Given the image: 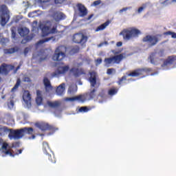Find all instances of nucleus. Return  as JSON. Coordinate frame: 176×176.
<instances>
[{
  "mask_svg": "<svg viewBox=\"0 0 176 176\" xmlns=\"http://www.w3.org/2000/svg\"><path fill=\"white\" fill-rule=\"evenodd\" d=\"M151 72H152V69L151 68H143V69H137L133 70V76L138 77L139 79L142 78H145V76H148Z\"/></svg>",
  "mask_w": 176,
  "mask_h": 176,
  "instance_id": "obj_5",
  "label": "nucleus"
},
{
  "mask_svg": "<svg viewBox=\"0 0 176 176\" xmlns=\"http://www.w3.org/2000/svg\"><path fill=\"white\" fill-rule=\"evenodd\" d=\"M54 19H55L56 21H58V20L64 19V14L62 12H56L54 15Z\"/></svg>",
  "mask_w": 176,
  "mask_h": 176,
  "instance_id": "obj_29",
  "label": "nucleus"
},
{
  "mask_svg": "<svg viewBox=\"0 0 176 176\" xmlns=\"http://www.w3.org/2000/svg\"><path fill=\"white\" fill-rule=\"evenodd\" d=\"M109 24H111V21H107L104 23L100 25L96 30V32H98V31H103V30H105V28H107Z\"/></svg>",
  "mask_w": 176,
  "mask_h": 176,
  "instance_id": "obj_22",
  "label": "nucleus"
},
{
  "mask_svg": "<svg viewBox=\"0 0 176 176\" xmlns=\"http://www.w3.org/2000/svg\"><path fill=\"white\" fill-rule=\"evenodd\" d=\"M65 47H58L55 50V53L52 56V60H54V61H61V60L65 57Z\"/></svg>",
  "mask_w": 176,
  "mask_h": 176,
  "instance_id": "obj_6",
  "label": "nucleus"
},
{
  "mask_svg": "<svg viewBox=\"0 0 176 176\" xmlns=\"http://www.w3.org/2000/svg\"><path fill=\"white\" fill-rule=\"evenodd\" d=\"M91 17H93V15H91V16L89 17V20H90V19H91Z\"/></svg>",
  "mask_w": 176,
  "mask_h": 176,
  "instance_id": "obj_56",
  "label": "nucleus"
},
{
  "mask_svg": "<svg viewBox=\"0 0 176 176\" xmlns=\"http://www.w3.org/2000/svg\"><path fill=\"white\" fill-rule=\"evenodd\" d=\"M64 1H65V0H55V3L61 4V3H64Z\"/></svg>",
  "mask_w": 176,
  "mask_h": 176,
  "instance_id": "obj_48",
  "label": "nucleus"
},
{
  "mask_svg": "<svg viewBox=\"0 0 176 176\" xmlns=\"http://www.w3.org/2000/svg\"><path fill=\"white\" fill-rule=\"evenodd\" d=\"M0 17L1 19V25H5L9 21V19H10L9 10H8V7L6 6L0 7Z\"/></svg>",
  "mask_w": 176,
  "mask_h": 176,
  "instance_id": "obj_4",
  "label": "nucleus"
},
{
  "mask_svg": "<svg viewBox=\"0 0 176 176\" xmlns=\"http://www.w3.org/2000/svg\"><path fill=\"white\" fill-rule=\"evenodd\" d=\"M48 105H49V107L55 108V107H58L60 105V102H48Z\"/></svg>",
  "mask_w": 176,
  "mask_h": 176,
  "instance_id": "obj_34",
  "label": "nucleus"
},
{
  "mask_svg": "<svg viewBox=\"0 0 176 176\" xmlns=\"http://www.w3.org/2000/svg\"><path fill=\"white\" fill-rule=\"evenodd\" d=\"M141 35V31L140 30L135 29V28H133V38H138V36H140Z\"/></svg>",
  "mask_w": 176,
  "mask_h": 176,
  "instance_id": "obj_30",
  "label": "nucleus"
},
{
  "mask_svg": "<svg viewBox=\"0 0 176 176\" xmlns=\"http://www.w3.org/2000/svg\"><path fill=\"white\" fill-rule=\"evenodd\" d=\"M119 35L120 36L123 37L124 41H129L131 39V37L133 36V29H124L119 33Z\"/></svg>",
  "mask_w": 176,
  "mask_h": 176,
  "instance_id": "obj_8",
  "label": "nucleus"
},
{
  "mask_svg": "<svg viewBox=\"0 0 176 176\" xmlns=\"http://www.w3.org/2000/svg\"><path fill=\"white\" fill-rule=\"evenodd\" d=\"M131 7H125L121 10H119L120 14H122V13H126V12H128V10H131Z\"/></svg>",
  "mask_w": 176,
  "mask_h": 176,
  "instance_id": "obj_35",
  "label": "nucleus"
},
{
  "mask_svg": "<svg viewBox=\"0 0 176 176\" xmlns=\"http://www.w3.org/2000/svg\"><path fill=\"white\" fill-rule=\"evenodd\" d=\"M10 2H12V1H13V0H10Z\"/></svg>",
  "mask_w": 176,
  "mask_h": 176,
  "instance_id": "obj_63",
  "label": "nucleus"
},
{
  "mask_svg": "<svg viewBox=\"0 0 176 176\" xmlns=\"http://www.w3.org/2000/svg\"><path fill=\"white\" fill-rule=\"evenodd\" d=\"M73 41L76 43H82V45H85L87 41V37L83 35V34H76L74 36Z\"/></svg>",
  "mask_w": 176,
  "mask_h": 176,
  "instance_id": "obj_10",
  "label": "nucleus"
},
{
  "mask_svg": "<svg viewBox=\"0 0 176 176\" xmlns=\"http://www.w3.org/2000/svg\"><path fill=\"white\" fill-rule=\"evenodd\" d=\"M76 91H78V87L75 84H73L69 87L67 93L68 94H74Z\"/></svg>",
  "mask_w": 176,
  "mask_h": 176,
  "instance_id": "obj_26",
  "label": "nucleus"
},
{
  "mask_svg": "<svg viewBox=\"0 0 176 176\" xmlns=\"http://www.w3.org/2000/svg\"><path fill=\"white\" fill-rule=\"evenodd\" d=\"M146 9V3L143 4L141 7L138 9V13H142L144 10Z\"/></svg>",
  "mask_w": 176,
  "mask_h": 176,
  "instance_id": "obj_36",
  "label": "nucleus"
},
{
  "mask_svg": "<svg viewBox=\"0 0 176 176\" xmlns=\"http://www.w3.org/2000/svg\"><path fill=\"white\" fill-rule=\"evenodd\" d=\"M124 79H126V78L123 77V78H122V80H124Z\"/></svg>",
  "mask_w": 176,
  "mask_h": 176,
  "instance_id": "obj_58",
  "label": "nucleus"
},
{
  "mask_svg": "<svg viewBox=\"0 0 176 176\" xmlns=\"http://www.w3.org/2000/svg\"><path fill=\"white\" fill-rule=\"evenodd\" d=\"M23 80H24V82H30V78H28V77H25Z\"/></svg>",
  "mask_w": 176,
  "mask_h": 176,
  "instance_id": "obj_52",
  "label": "nucleus"
},
{
  "mask_svg": "<svg viewBox=\"0 0 176 176\" xmlns=\"http://www.w3.org/2000/svg\"><path fill=\"white\" fill-rule=\"evenodd\" d=\"M176 3V0H164V1L161 2V5H164L166 6V5H170V3Z\"/></svg>",
  "mask_w": 176,
  "mask_h": 176,
  "instance_id": "obj_31",
  "label": "nucleus"
},
{
  "mask_svg": "<svg viewBox=\"0 0 176 176\" xmlns=\"http://www.w3.org/2000/svg\"><path fill=\"white\" fill-rule=\"evenodd\" d=\"M12 38L14 39L16 38V33L14 32V30L13 29L12 30Z\"/></svg>",
  "mask_w": 176,
  "mask_h": 176,
  "instance_id": "obj_49",
  "label": "nucleus"
},
{
  "mask_svg": "<svg viewBox=\"0 0 176 176\" xmlns=\"http://www.w3.org/2000/svg\"><path fill=\"white\" fill-rule=\"evenodd\" d=\"M148 60H150L151 64L157 65V60L159 58H156V52H152L148 57Z\"/></svg>",
  "mask_w": 176,
  "mask_h": 176,
  "instance_id": "obj_17",
  "label": "nucleus"
},
{
  "mask_svg": "<svg viewBox=\"0 0 176 176\" xmlns=\"http://www.w3.org/2000/svg\"><path fill=\"white\" fill-rule=\"evenodd\" d=\"M23 100L25 107L27 108H31V94L29 91H23Z\"/></svg>",
  "mask_w": 176,
  "mask_h": 176,
  "instance_id": "obj_9",
  "label": "nucleus"
},
{
  "mask_svg": "<svg viewBox=\"0 0 176 176\" xmlns=\"http://www.w3.org/2000/svg\"><path fill=\"white\" fill-rule=\"evenodd\" d=\"M52 157L53 158H51V162L52 163H55L56 162V158H54V154L52 155Z\"/></svg>",
  "mask_w": 176,
  "mask_h": 176,
  "instance_id": "obj_51",
  "label": "nucleus"
},
{
  "mask_svg": "<svg viewBox=\"0 0 176 176\" xmlns=\"http://www.w3.org/2000/svg\"><path fill=\"white\" fill-rule=\"evenodd\" d=\"M20 79H18L15 86L11 89L12 93H14L16 90L19 89V87L20 86Z\"/></svg>",
  "mask_w": 176,
  "mask_h": 176,
  "instance_id": "obj_33",
  "label": "nucleus"
},
{
  "mask_svg": "<svg viewBox=\"0 0 176 176\" xmlns=\"http://www.w3.org/2000/svg\"><path fill=\"white\" fill-rule=\"evenodd\" d=\"M116 46L117 47H122V46H123V43L122 41L118 42Z\"/></svg>",
  "mask_w": 176,
  "mask_h": 176,
  "instance_id": "obj_47",
  "label": "nucleus"
},
{
  "mask_svg": "<svg viewBox=\"0 0 176 176\" xmlns=\"http://www.w3.org/2000/svg\"><path fill=\"white\" fill-rule=\"evenodd\" d=\"M116 72V71L115 70V69H107V75H113L115 74Z\"/></svg>",
  "mask_w": 176,
  "mask_h": 176,
  "instance_id": "obj_38",
  "label": "nucleus"
},
{
  "mask_svg": "<svg viewBox=\"0 0 176 176\" xmlns=\"http://www.w3.org/2000/svg\"><path fill=\"white\" fill-rule=\"evenodd\" d=\"M28 52H30V49L28 48L25 49V51H24L25 54H27Z\"/></svg>",
  "mask_w": 176,
  "mask_h": 176,
  "instance_id": "obj_53",
  "label": "nucleus"
},
{
  "mask_svg": "<svg viewBox=\"0 0 176 176\" xmlns=\"http://www.w3.org/2000/svg\"><path fill=\"white\" fill-rule=\"evenodd\" d=\"M12 146H9L7 142H3L1 148H0V152L4 153V155H9V156H13L12 153Z\"/></svg>",
  "mask_w": 176,
  "mask_h": 176,
  "instance_id": "obj_12",
  "label": "nucleus"
},
{
  "mask_svg": "<svg viewBox=\"0 0 176 176\" xmlns=\"http://www.w3.org/2000/svg\"><path fill=\"white\" fill-rule=\"evenodd\" d=\"M22 153L21 150H19L18 153H16V155H20Z\"/></svg>",
  "mask_w": 176,
  "mask_h": 176,
  "instance_id": "obj_54",
  "label": "nucleus"
},
{
  "mask_svg": "<svg viewBox=\"0 0 176 176\" xmlns=\"http://www.w3.org/2000/svg\"><path fill=\"white\" fill-rule=\"evenodd\" d=\"M36 126L38 127L40 130H42V131L47 129V124L45 122H38L36 124Z\"/></svg>",
  "mask_w": 176,
  "mask_h": 176,
  "instance_id": "obj_27",
  "label": "nucleus"
},
{
  "mask_svg": "<svg viewBox=\"0 0 176 176\" xmlns=\"http://www.w3.org/2000/svg\"><path fill=\"white\" fill-rule=\"evenodd\" d=\"M43 146L44 153L50 154V152H52V150H50V147H49V144H47V142H44L43 144Z\"/></svg>",
  "mask_w": 176,
  "mask_h": 176,
  "instance_id": "obj_28",
  "label": "nucleus"
},
{
  "mask_svg": "<svg viewBox=\"0 0 176 176\" xmlns=\"http://www.w3.org/2000/svg\"><path fill=\"white\" fill-rule=\"evenodd\" d=\"M102 45H103V44L102 43V44H100L99 46H102Z\"/></svg>",
  "mask_w": 176,
  "mask_h": 176,
  "instance_id": "obj_60",
  "label": "nucleus"
},
{
  "mask_svg": "<svg viewBox=\"0 0 176 176\" xmlns=\"http://www.w3.org/2000/svg\"><path fill=\"white\" fill-rule=\"evenodd\" d=\"M43 83L46 89V91H50L52 90V85H50V81L47 78H44Z\"/></svg>",
  "mask_w": 176,
  "mask_h": 176,
  "instance_id": "obj_23",
  "label": "nucleus"
},
{
  "mask_svg": "<svg viewBox=\"0 0 176 176\" xmlns=\"http://www.w3.org/2000/svg\"><path fill=\"white\" fill-rule=\"evenodd\" d=\"M18 32L21 36H25V35H28L30 30L27 28H21L18 30Z\"/></svg>",
  "mask_w": 176,
  "mask_h": 176,
  "instance_id": "obj_20",
  "label": "nucleus"
},
{
  "mask_svg": "<svg viewBox=\"0 0 176 176\" xmlns=\"http://www.w3.org/2000/svg\"><path fill=\"white\" fill-rule=\"evenodd\" d=\"M50 157H52V155H50Z\"/></svg>",
  "mask_w": 176,
  "mask_h": 176,
  "instance_id": "obj_64",
  "label": "nucleus"
},
{
  "mask_svg": "<svg viewBox=\"0 0 176 176\" xmlns=\"http://www.w3.org/2000/svg\"><path fill=\"white\" fill-rule=\"evenodd\" d=\"M53 38V37L49 38H45L44 40H41L38 43V45H42V43H45V42H47L49 41H51Z\"/></svg>",
  "mask_w": 176,
  "mask_h": 176,
  "instance_id": "obj_39",
  "label": "nucleus"
},
{
  "mask_svg": "<svg viewBox=\"0 0 176 176\" xmlns=\"http://www.w3.org/2000/svg\"><path fill=\"white\" fill-rule=\"evenodd\" d=\"M90 77H89V82L91 83V86H96V83H97V74L96 73V72H91L89 73Z\"/></svg>",
  "mask_w": 176,
  "mask_h": 176,
  "instance_id": "obj_15",
  "label": "nucleus"
},
{
  "mask_svg": "<svg viewBox=\"0 0 176 176\" xmlns=\"http://www.w3.org/2000/svg\"><path fill=\"white\" fill-rule=\"evenodd\" d=\"M14 67L9 65H2L0 67V74L2 75H8L10 69H13Z\"/></svg>",
  "mask_w": 176,
  "mask_h": 176,
  "instance_id": "obj_14",
  "label": "nucleus"
},
{
  "mask_svg": "<svg viewBox=\"0 0 176 176\" xmlns=\"http://www.w3.org/2000/svg\"><path fill=\"white\" fill-rule=\"evenodd\" d=\"M8 105V108L10 109H12V108H13L14 104L13 103V101L11 100Z\"/></svg>",
  "mask_w": 176,
  "mask_h": 176,
  "instance_id": "obj_44",
  "label": "nucleus"
},
{
  "mask_svg": "<svg viewBox=\"0 0 176 176\" xmlns=\"http://www.w3.org/2000/svg\"><path fill=\"white\" fill-rule=\"evenodd\" d=\"M78 50H79V47H77L76 51H74V53H76L77 52H78Z\"/></svg>",
  "mask_w": 176,
  "mask_h": 176,
  "instance_id": "obj_55",
  "label": "nucleus"
},
{
  "mask_svg": "<svg viewBox=\"0 0 176 176\" xmlns=\"http://www.w3.org/2000/svg\"><path fill=\"white\" fill-rule=\"evenodd\" d=\"M118 93V90H116L115 88H112L109 89V96H113Z\"/></svg>",
  "mask_w": 176,
  "mask_h": 176,
  "instance_id": "obj_37",
  "label": "nucleus"
},
{
  "mask_svg": "<svg viewBox=\"0 0 176 176\" xmlns=\"http://www.w3.org/2000/svg\"><path fill=\"white\" fill-rule=\"evenodd\" d=\"M69 71V66L60 65L58 67L57 70L54 73V76H58V75H65Z\"/></svg>",
  "mask_w": 176,
  "mask_h": 176,
  "instance_id": "obj_11",
  "label": "nucleus"
},
{
  "mask_svg": "<svg viewBox=\"0 0 176 176\" xmlns=\"http://www.w3.org/2000/svg\"><path fill=\"white\" fill-rule=\"evenodd\" d=\"M16 52V50H14V48H11L10 50H7L6 51V53H8V54H13V53H14Z\"/></svg>",
  "mask_w": 176,
  "mask_h": 176,
  "instance_id": "obj_40",
  "label": "nucleus"
},
{
  "mask_svg": "<svg viewBox=\"0 0 176 176\" xmlns=\"http://www.w3.org/2000/svg\"><path fill=\"white\" fill-rule=\"evenodd\" d=\"M104 96H105V91L102 90L100 94H99V96L100 97H104Z\"/></svg>",
  "mask_w": 176,
  "mask_h": 176,
  "instance_id": "obj_50",
  "label": "nucleus"
},
{
  "mask_svg": "<svg viewBox=\"0 0 176 176\" xmlns=\"http://www.w3.org/2000/svg\"><path fill=\"white\" fill-rule=\"evenodd\" d=\"M130 56L127 52H125L123 54L116 55L112 58H107L104 59V64L106 67H109L110 64H113L115 63H120L123 58H126Z\"/></svg>",
  "mask_w": 176,
  "mask_h": 176,
  "instance_id": "obj_3",
  "label": "nucleus"
},
{
  "mask_svg": "<svg viewBox=\"0 0 176 176\" xmlns=\"http://www.w3.org/2000/svg\"><path fill=\"white\" fill-rule=\"evenodd\" d=\"M32 138H33V140H34V138H35V136H34V135H33V136H32Z\"/></svg>",
  "mask_w": 176,
  "mask_h": 176,
  "instance_id": "obj_59",
  "label": "nucleus"
},
{
  "mask_svg": "<svg viewBox=\"0 0 176 176\" xmlns=\"http://www.w3.org/2000/svg\"><path fill=\"white\" fill-rule=\"evenodd\" d=\"M79 112H87V107H80Z\"/></svg>",
  "mask_w": 176,
  "mask_h": 176,
  "instance_id": "obj_43",
  "label": "nucleus"
},
{
  "mask_svg": "<svg viewBox=\"0 0 176 176\" xmlns=\"http://www.w3.org/2000/svg\"><path fill=\"white\" fill-rule=\"evenodd\" d=\"M36 58L35 54H34L33 55V58Z\"/></svg>",
  "mask_w": 176,
  "mask_h": 176,
  "instance_id": "obj_57",
  "label": "nucleus"
},
{
  "mask_svg": "<svg viewBox=\"0 0 176 176\" xmlns=\"http://www.w3.org/2000/svg\"><path fill=\"white\" fill-rule=\"evenodd\" d=\"M34 3V5L36 3H41V5H45V3H47V2H50V0H30V3L28 4V8L30 6H32V3Z\"/></svg>",
  "mask_w": 176,
  "mask_h": 176,
  "instance_id": "obj_18",
  "label": "nucleus"
},
{
  "mask_svg": "<svg viewBox=\"0 0 176 176\" xmlns=\"http://www.w3.org/2000/svg\"><path fill=\"white\" fill-rule=\"evenodd\" d=\"M37 97L36 98V102L37 105H41L42 104V92L41 91H36Z\"/></svg>",
  "mask_w": 176,
  "mask_h": 176,
  "instance_id": "obj_25",
  "label": "nucleus"
},
{
  "mask_svg": "<svg viewBox=\"0 0 176 176\" xmlns=\"http://www.w3.org/2000/svg\"><path fill=\"white\" fill-rule=\"evenodd\" d=\"M64 91H65V84H62L58 86V87L56 89V93L58 96H61L62 94H64Z\"/></svg>",
  "mask_w": 176,
  "mask_h": 176,
  "instance_id": "obj_24",
  "label": "nucleus"
},
{
  "mask_svg": "<svg viewBox=\"0 0 176 176\" xmlns=\"http://www.w3.org/2000/svg\"><path fill=\"white\" fill-rule=\"evenodd\" d=\"M94 91H96L95 90H93L91 93H90V98H88V100H93L94 98V96H96L94 94Z\"/></svg>",
  "mask_w": 176,
  "mask_h": 176,
  "instance_id": "obj_42",
  "label": "nucleus"
},
{
  "mask_svg": "<svg viewBox=\"0 0 176 176\" xmlns=\"http://www.w3.org/2000/svg\"><path fill=\"white\" fill-rule=\"evenodd\" d=\"M40 28L42 30L43 36H47L50 34L57 32V25L54 22H47Z\"/></svg>",
  "mask_w": 176,
  "mask_h": 176,
  "instance_id": "obj_2",
  "label": "nucleus"
},
{
  "mask_svg": "<svg viewBox=\"0 0 176 176\" xmlns=\"http://www.w3.org/2000/svg\"><path fill=\"white\" fill-rule=\"evenodd\" d=\"M34 129L32 128H23L21 130L12 131L6 127L0 128L1 135H6L8 134L10 140H20L23 138L25 134H32Z\"/></svg>",
  "mask_w": 176,
  "mask_h": 176,
  "instance_id": "obj_1",
  "label": "nucleus"
},
{
  "mask_svg": "<svg viewBox=\"0 0 176 176\" xmlns=\"http://www.w3.org/2000/svg\"><path fill=\"white\" fill-rule=\"evenodd\" d=\"M100 4H101L100 0H98V1H96L94 2V6H98Z\"/></svg>",
  "mask_w": 176,
  "mask_h": 176,
  "instance_id": "obj_46",
  "label": "nucleus"
},
{
  "mask_svg": "<svg viewBox=\"0 0 176 176\" xmlns=\"http://www.w3.org/2000/svg\"><path fill=\"white\" fill-rule=\"evenodd\" d=\"M157 54L159 57H163L164 56V50H160Z\"/></svg>",
  "mask_w": 176,
  "mask_h": 176,
  "instance_id": "obj_41",
  "label": "nucleus"
},
{
  "mask_svg": "<svg viewBox=\"0 0 176 176\" xmlns=\"http://www.w3.org/2000/svg\"><path fill=\"white\" fill-rule=\"evenodd\" d=\"M96 65H100V64L101 63H102V58H98L96 60Z\"/></svg>",
  "mask_w": 176,
  "mask_h": 176,
  "instance_id": "obj_45",
  "label": "nucleus"
},
{
  "mask_svg": "<svg viewBox=\"0 0 176 176\" xmlns=\"http://www.w3.org/2000/svg\"><path fill=\"white\" fill-rule=\"evenodd\" d=\"M70 73L74 75V76H80V75H82V74H85L83 69H72L70 71Z\"/></svg>",
  "mask_w": 176,
  "mask_h": 176,
  "instance_id": "obj_21",
  "label": "nucleus"
},
{
  "mask_svg": "<svg viewBox=\"0 0 176 176\" xmlns=\"http://www.w3.org/2000/svg\"><path fill=\"white\" fill-rule=\"evenodd\" d=\"M142 42L146 43H148L149 46L152 47V46H155L159 42V38L156 36L147 35L142 38Z\"/></svg>",
  "mask_w": 176,
  "mask_h": 176,
  "instance_id": "obj_7",
  "label": "nucleus"
},
{
  "mask_svg": "<svg viewBox=\"0 0 176 176\" xmlns=\"http://www.w3.org/2000/svg\"><path fill=\"white\" fill-rule=\"evenodd\" d=\"M19 68H20L19 67H17V69H19Z\"/></svg>",
  "mask_w": 176,
  "mask_h": 176,
  "instance_id": "obj_62",
  "label": "nucleus"
},
{
  "mask_svg": "<svg viewBox=\"0 0 176 176\" xmlns=\"http://www.w3.org/2000/svg\"><path fill=\"white\" fill-rule=\"evenodd\" d=\"M174 63H176V56H170L164 61L161 67L162 68H166V67H170V65H173Z\"/></svg>",
  "mask_w": 176,
  "mask_h": 176,
  "instance_id": "obj_13",
  "label": "nucleus"
},
{
  "mask_svg": "<svg viewBox=\"0 0 176 176\" xmlns=\"http://www.w3.org/2000/svg\"><path fill=\"white\" fill-rule=\"evenodd\" d=\"M164 35H170L171 38H173V39H176V33L175 32H173L171 31H168L166 32H164Z\"/></svg>",
  "mask_w": 176,
  "mask_h": 176,
  "instance_id": "obj_32",
  "label": "nucleus"
},
{
  "mask_svg": "<svg viewBox=\"0 0 176 176\" xmlns=\"http://www.w3.org/2000/svg\"><path fill=\"white\" fill-rule=\"evenodd\" d=\"M78 10L79 16H80V17H83V16H86V14H87V10L85 8V6L82 4L78 5Z\"/></svg>",
  "mask_w": 176,
  "mask_h": 176,
  "instance_id": "obj_19",
  "label": "nucleus"
},
{
  "mask_svg": "<svg viewBox=\"0 0 176 176\" xmlns=\"http://www.w3.org/2000/svg\"><path fill=\"white\" fill-rule=\"evenodd\" d=\"M85 100H86V96L85 95H80L78 96L66 99L67 101H79L80 102H84Z\"/></svg>",
  "mask_w": 176,
  "mask_h": 176,
  "instance_id": "obj_16",
  "label": "nucleus"
},
{
  "mask_svg": "<svg viewBox=\"0 0 176 176\" xmlns=\"http://www.w3.org/2000/svg\"><path fill=\"white\" fill-rule=\"evenodd\" d=\"M1 142H2V140H1V139H0V144H1Z\"/></svg>",
  "mask_w": 176,
  "mask_h": 176,
  "instance_id": "obj_61",
  "label": "nucleus"
}]
</instances>
